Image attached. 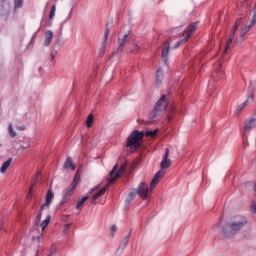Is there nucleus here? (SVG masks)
<instances>
[{"mask_svg":"<svg viewBox=\"0 0 256 256\" xmlns=\"http://www.w3.org/2000/svg\"><path fill=\"white\" fill-rule=\"evenodd\" d=\"M248 221L245 216L238 215L231 218L224 226L221 228V233L227 239L235 237V235L247 225Z\"/></svg>","mask_w":256,"mask_h":256,"instance_id":"f257e3e1","label":"nucleus"},{"mask_svg":"<svg viewBox=\"0 0 256 256\" xmlns=\"http://www.w3.org/2000/svg\"><path fill=\"white\" fill-rule=\"evenodd\" d=\"M158 132L159 129L149 130L146 132L134 130L126 140V147H130V149L137 151V149L141 148V145L143 143V137H155Z\"/></svg>","mask_w":256,"mask_h":256,"instance_id":"f03ea898","label":"nucleus"},{"mask_svg":"<svg viewBox=\"0 0 256 256\" xmlns=\"http://www.w3.org/2000/svg\"><path fill=\"white\" fill-rule=\"evenodd\" d=\"M121 159H124L123 164L121 165L120 169L117 171V168L119 167V164H116L113 169L110 171L109 176L111 177L108 180V185H111V183H115L116 180H118L123 173H125V169L127 168V159H125V156H120L118 158V162L121 161ZM117 171L116 175L115 172ZM115 175V177H113Z\"/></svg>","mask_w":256,"mask_h":256,"instance_id":"7ed1b4c3","label":"nucleus"},{"mask_svg":"<svg viewBox=\"0 0 256 256\" xmlns=\"http://www.w3.org/2000/svg\"><path fill=\"white\" fill-rule=\"evenodd\" d=\"M121 159H124L123 164L121 165L120 169L117 171V168L119 167V164H116L113 169L110 171L109 176L111 177L108 180V185H111V183H115L116 180H118L123 173H125V169L127 168V159H125V156H120L118 158V162L121 161ZM117 171L116 175L115 172ZM115 175V177H113Z\"/></svg>","mask_w":256,"mask_h":256,"instance_id":"20e7f679","label":"nucleus"},{"mask_svg":"<svg viewBox=\"0 0 256 256\" xmlns=\"http://www.w3.org/2000/svg\"><path fill=\"white\" fill-rule=\"evenodd\" d=\"M167 109V101H165V95H162V97L158 100L156 103V106L154 109L150 112L149 118L151 121H155L157 117L161 114V112L165 111Z\"/></svg>","mask_w":256,"mask_h":256,"instance_id":"39448f33","label":"nucleus"},{"mask_svg":"<svg viewBox=\"0 0 256 256\" xmlns=\"http://www.w3.org/2000/svg\"><path fill=\"white\" fill-rule=\"evenodd\" d=\"M197 25H199V22H194V23L190 24L183 31L182 37L178 41L176 47H181V45H185V43H187V41H189V38H191L193 33H195V31H197Z\"/></svg>","mask_w":256,"mask_h":256,"instance_id":"423d86ee","label":"nucleus"},{"mask_svg":"<svg viewBox=\"0 0 256 256\" xmlns=\"http://www.w3.org/2000/svg\"><path fill=\"white\" fill-rule=\"evenodd\" d=\"M131 35V30H121L120 34L118 36V47L115 52L112 53V55H115L117 53H121L123 49H125V45L129 44V36Z\"/></svg>","mask_w":256,"mask_h":256,"instance_id":"0eeeda50","label":"nucleus"},{"mask_svg":"<svg viewBox=\"0 0 256 256\" xmlns=\"http://www.w3.org/2000/svg\"><path fill=\"white\" fill-rule=\"evenodd\" d=\"M256 127V112L244 121V133L247 134Z\"/></svg>","mask_w":256,"mask_h":256,"instance_id":"6e6552de","label":"nucleus"},{"mask_svg":"<svg viewBox=\"0 0 256 256\" xmlns=\"http://www.w3.org/2000/svg\"><path fill=\"white\" fill-rule=\"evenodd\" d=\"M136 191L142 199H147V197H149V185L145 182L140 183Z\"/></svg>","mask_w":256,"mask_h":256,"instance_id":"1a4fd4ad","label":"nucleus"},{"mask_svg":"<svg viewBox=\"0 0 256 256\" xmlns=\"http://www.w3.org/2000/svg\"><path fill=\"white\" fill-rule=\"evenodd\" d=\"M163 177H165V170H160L154 175V177L151 181L150 191H153V189H155V187H157V185L159 184V181H161V179H163Z\"/></svg>","mask_w":256,"mask_h":256,"instance_id":"9d476101","label":"nucleus"},{"mask_svg":"<svg viewBox=\"0 0 256 256\" xmlns=\"http://www.w3.org/2000/svg\"><path fill=\"white\" fill-rule=\"evenodd\" d=\"M160 167L163 169H169L171 167V159H169V148H166L165 154L163 155Z\"/></svg>","mask_w":256,"mask_h":256,"instance_id":"9b49d317","label":"nucleus"},{"mask_svg":"<svg viewBox=\"0 0 256 256\" xmlns=\"http://www.w3.org/2000/svg\"><path fill=\"white\" fill-rule=\"evenodd\" d=\"M170 46L171 44L169 43V41L164 42L163 49H162V59L165 65H167Z\"/></svg>","mask_w":256,"mask_h":256,"instance_id":"f8f14e48","label":"nucleus"},{"mask_svg":"<svg viewBox=\"0 0 256 256\" xmlns=\"http://www.w3.org/2000/svg\"><path fill=\"white\" fill-rule=\"evenodd\" d=\"M111 32V28H109V24H106V29L104 33V41L102 43V48L100 50V56L103 57L105 55V43H107V39L109 37V33Z\"/></svg>","mask_w":256,"mask_h":256,"instance_id":"ddd939ff","label":"nucleus"},{"mask_svg":"<svg viewBox=\"0 0 256 256\" xmlns=\"http://www.w3.org/2000/svg\"><path fill=\"white\" fill-rule=\"evenodd\" d=\"M77 186L71 184L67 190L66 193L64 195V198L62 200V203H67V201H69V199H71V197L73 196V190L76 188Z\"/></svg>","mask_w":256,"mask_h":256,"instance_id":"4468645a","label":"nucleus"},{"mask_svg":"<svg viewBox=\"0 0 256 256\" xmlns=\"http://www.w3.org/2000/svg\"><path fill=\"white\" fill-rule=\"evenodd\" d=\"M55 197V194H53V191L48 190L46 194V201L44 204L41 205V211L45 209V207H49L51 205V200Z\"/></svg>","mask_w":256,"mask_h":256,"instance_id":"2eb2a0df","label":"nucleus"},{"mask_svg":"<svg viewBox=\"0 0 256 256\" xmlns=\"http://www.w3.org/2000/svg\"><path fill=\"white\" fill-rule=\"evenodd\" d=\"M131 237V231L122 239L121 244L118 248V251H121L123 253L125 251V247L129 245V239Z\"/></svg>","mask_w":256,"mask_h":256,"instance_id":"dca6fc26","label":"nucleus"},{"mask_svg":"<svg viewBox=\"0 0 256 256\" xmlns=\"http://www.w3.org/2000/svg\"><path fill=\"white\" fill-rule=\"evenodd\" d=\"M52 41H53V31L48 30L45 33L44 47H49Z\"/></svg>","mask_w":256,"mask_h":256,"instance_id":"f3484780","label":"nucleus"},{"mask_svg":"<svg viewBox=\"0 0 256 256\" xmlns=\"http://www.w3.org/2000/svg\"><path fill=\"white\" fill-rule=\"evenodd\" d=\"M253 101V93L250 94V96H248L247 100L240 104L237 108L238 113H241V111H243V109H245V107H247V105H249V103H251Z\"/></svg>","mask_w":256,"mask_h":256,"instance_id":"a211bd4d","label":"nucleus"},{"mask_svg":"<svg viewBox=\"0 0 256 256\" xmlns=\"http://www.w3.org/2000/svg\"><path fill=\"white\" fill-rule=\"evenodd\" d=\"M64 169H71L72 171H75V163H73V158L67 157L66 161L64 163Z\"/></svg>","mask_w":256,"mask_h":256,"instance_id":"6ab92c4d","label":"nucleus"},{"mask_svg":"<svg viewBox=\"0 0 256 256\" xmlns=\"http://www.w3.org/2000/svg\"><path fill=\"white\" fill-rule=\"evenodd\" d=\"M11 163H13V158H9L6 162H4L0 168V173H7V169L11 167Z\"/></svg>","mask_w":256,"mask_h":256,"instance_id":"aec40b11","label":"nucleus"},{"mask_svg":"<svg viewBox=\"0 0 256 256\" xmlns=\"http://www.w3.org/2000/svg\"><path fill=\"white\" fill-rule=\"evenodd\" d=\"M255 26V24H253V20L250 21V25L245 26L244 28H242L241 32H240V38L243 39V37H245V34L248 31H251V29H253V27Z\"/></svg>","mask_w":256,"mask_h":256,"instance_id":"412c9836","label":"nucleus"},{"mask_svg":"<svg viewBox=\"0 0 256 256\" xmlns=\"http://www.w3.org/2000/svg\"><path fill=\"white\" fill-rule=\"evenodd\" d=\"M241 19L242 18H237L234 28L230 34L231 39H235V33L237 32V29H239V25H241Z\"/></svg>","mask_w":256,"mask_h":256,"instance_id":"4be33fe9","label":"nucleus"},{"mask_svg":"<svg viewBox=\"0 0 256 256\" xmlns=\"http://www.w3.org/2000/svg\"><path fill=\"white\" fill-rule=\"evenodd\" d=\"M163 81V70L161 68H158L156 71V85H160Z\"/></svg>","mask_w":256,"mask_h":256,"instance_id":"5701e85b","label":"nucleus"},{"mask_svg":"<svg viewBox=\"0 0 256 256\" xmlns=\"http://www.w3.org/2000/svg\"><path fill=\"white\" fill-rule=\"evenodd\" d=\"M49 223H51V216L48 215L46 217V219L40 224V227L42 229V231H45V228L47 227V225H49Z\"/></svg>","mask_w":256,"mask_h":256,"instance_id":"b1692460","label":"nucleus"},{"mask_svg":"<svg viewBox=\"0 0 256 256\" xmlns=\"http://www.w3.org/2000/svg\"><path fill=\"white\" fill-rule=\"evenodd\" d=\"M80 179H81V176L79 175V170H77L71 184L77 187V184L79 183Z\"/></svg>","mask_w":256,"mask_h":256,"instance_id":"393cba45","label":"nucleus"},{"mask_svg":"<svg viewBox=\"0 0 256 256\" xmlns=\"http://www.w3.org/2000/svg\"><path fill=\"white\" fill-rule=\"evenodd\" d=\"M107 191V187L102 188L100 191H98L94 196H92L94 199H99L102 195H105V192Z\"/></svg>","mask_w":256,"mask_h":256,"instance_id":"a878e982","label":"nucleus"},{"mask_svg":"<svg viewBox=\"0 0 256 256\" xmlns=\"http://www.w3.org/2000/svg\"><path fill=\"white\" fill-rule=\"evenodd\" d=\"M8 133L10 135V137H17V132H15V130H13V124H9L8 125Z\"/></svg>","mask_w":256,"mask_h":256,"instance_id":"bb28decb","label":"nucleus"},{"mask_svg":"<svg viewBox=\"0 0 256 256\" xmlns=\"http://www.w3.org/2000/svg\"><path fill=\"white\" fill-rule=\"evenodd\" d=\"M87 199H89V196H84L76 205V209H82L83 204L85 203V201H87Z\"/></svg>","mask_w":256,"mask_h":256,"instance_id":"cd10ccee","label":"nucleus"},{"mask_svg":"<svg viewBox=\"0 0 256 256\" xmlns=\"http://www.w3.org/2000/svg\"><path fill=\"white\" fill-rule=\"evenodd\" d=\"M86 125L88 128L93 127V114H90L86 119Z\"/></svg>","mask_w":256,"mask_h":256,"instance_id":"c85d7f7f","label":"nucleus"},{"mask_svg":"<svg viewBox=\"0 0 256 256\" xmlns=\"http://www.w3.org/2000/svg\"><path fill=\"white\" fill-rule=\"evenodd\" d=\"M14 7L15 9H21L23 7V0H15Z\"/></svg>","mask_w":256,"mask_h":256,"instance_id":"c756f323","label":"nucleus"},{"mask_svg":"<svg viewBox=\"0 0 256 256\" xmlns=\"http://www.w3.org/2000/svg\"><path fill=\"white\" fill-rule=\"evenodd\" d=\"M231 43H233V39H231V37H230L226 43L224 53H227V50L229 49V47H231Z\"/></svg>","mask_w":256,"mask_h":256,"instance_id":"7c9ffc66","label":"nucleus"},{"mask_svg":"<svg viewBox=\"0 0 256 256\" xmlns=\"http://www.w3.org/2000/svg\"><path fill=\"white\" fill-rule=\"evenodd\" d=\"M42 211L43 210H41V207H40V211L38 212V214L36 216V223H40L41 222V217L43 215Z\"/></svg>","mask_w":256,"mask_h":256,"instance_id":"2f4dec72","label":"nucleus"},{"mask_svg":"<svg viewBox=\"0 0 256 256\" xmlns=\"http://www.w3.org/2000/svg\"><path fill=\"white\" fill-rule=\"evenodd\" d=\"M243 7L244 9H248V7H251V2H249V0H245L243 3Z\"/></svg>","mask_w":256,"mask_h":256,"instance_id":"473e14b6","label":"nucleus"},{"mask_svg":"<svg viewBox=\"0 0 256 256\" xmlns=\"http://www.w3.org/2000/svg\"><path fill=\"white\" fill-rule=\"evenodd\" d=\"M135 195H137V190H133L132 192H130L128 197H130L131 199H135Z\"/></svg>","mask_w":256,"mask_h":256,"instance_id":"72a5a7b5","label":"nucleus"},{"mask_svg":"<svg viewBox=\"0 0 256 256\" xmlns=\"http://www.w3.org/2000/svg\"><path fill=\"white\" fill-rule=\"evenodd\" d=\"M54 17H55V12L54 11H50L49 20L53 21Z\"/></svg>","mask_w":256,"mask_h":256,"instance_id":"f704fd0d","label":"nucleus"},{"mask_svg":"<svg viewBox=\"0 0 256 256\" xmlns=\"http://www.w3.org/2000/svg\"><path fill=\"white\" fill-rule=\"evenodd\" d=\"M251 213H256V204H252L250 207Z\"/></svg>","mask_w":256,"mask_h":256,"instance_id":"c9c22d12","label":"nucleus"},{"mask_svg":"<svg viewBox=\"0 0 256 256\" xmlns=\"http://www.w3.org/2000/svg\"><path fill=\"white\" fill-rule=\"evenodd\" d=\"M69 229H71V224H65L64 232L67 233V231H69Z\"/></svg>","mask_w":256,"mask_h":256,"instance_id":"e433bc0d","label":"nucleus"},{"mask_svg":"<svg viewBox=\"0 0 256 256\" xmlns=\"http://www.w3.org/2000/svg\"><path fill=\"white\" fill-rule=\"evenodd\" d=\"M249 88H250V91H255V83L251 82Z\"/></svg>","mask_w":256,"mask_h":256,"instance_id":"4c0bfd02","label":"nucleus"},{"mask_svg":"<svg viewBox=\"0 0 256 256\" xmlns=\"http://www.w3.org/2000/svg\"><path fill=\"white\" fill-rule=\"evenodd\" d=\"M39 177H41V172H38L34 177V183H37V179H39Z\"/></svg>","mask_w":256,"mask_h":256,"instance_id":"58836bf2","label":"nucleus"},{"mask_svg":"<svg viewBox=\"0 0 256 256\" xmlns=\"http://www.w3.org/2000/svg\"><path fill=\"white\" fill-rule=\"evenodd\" d=\"M18 131H25V125H22L20 127H16Z\"/></svg>","mask_w":256,"mask_h":256,"instance_id":"ea45409f","label":"nucleus"},{"mask_svg":"<svg viewBox=\"0 0 256 256\" xmlns=\"http://www.w3.org/2000/svg\"><path fill=\"white\" fill-rule=\"evenodd\" d=\"M111 231H112V233H115L117 231V226L112 225L111 226Z\"/></svg>","mask_w":256,"mask_h":256,"instance_id":"a19ab883","label":"nucleus"},{"mask_svg":"<svg viewBox=\"0 0 256 256\" xmlns=\"http://www.w3.org/2000/svg\"><path fill=\"white\" fill-rule=\"evenodd\" d=\"M131 201H133V198H131V197L128 196V199H126L127 205H129V203H131Z\"/></svg>","mask_w":256,"mask_h":256,"instance_id":"79ce46f5","label":"nucleus"},{"mask_svg":"<svg viewBox=\"0 0 256 256\" xmlns=\"http://www.w3.org/2000/svg\"><path fill=\"white\" fill-rule=\"evenodd\" d=\"M72 13H73V10L70 11V13H69V15H68V17H67V21H69V19H71Z\"/></svg>","mask_w":256,"mask_h":256,"instance_id":"37998d69","label":"nucleus"},{"mask_svg":"<svg viewBox=\"0 0 256 256\" xmlns=\"http://www.w3.org/2000/svg\"><path fill=\"white\" fill-rule=\"evenodd\" d=\"M98 189H99V187L92 188L90 191V195H91V193H93V191H97Z\"/></svg>","mask_w":256,"mask_h":256,"instance_id":"c03bdc74","label":"nucleus"},{"mask_svg":"<svg viewBox=\"0 0 256 256\" xmlns=\"http://www.w3.org/2000/svg\"><path fill=\"white\" fill-rule=\"evenodd\" d=\"M91 203H92V205H95L97 203V199L92 197V202Z\"/></svg>","mask_w":256,"mask_h":256,"instance_id":"a18cd8bd","label":"nucleus"},{"mask_svg":"<svg viewBox=\"0 0 256 256\" xmlns=\"http://www.w3.org/2000/svg\"><path fill=\"white\" fill-rule=\"evenodd\" d=\"M28 147H30L29 144L27 146H20V149H28Z\"/></svg>","mask_w":256,"mask_h":256,"instance_id":"49530a36","label":"nucleus"},{"mask_svg":"<svg viewBox=\"0 0 256 256\" xmlns=\"http://www.w3.org/2000/svg\"><path fill=\"white\" fill-rule=\"evenodd\" d=\"M50 11H53V12L55 13V11H56V6L53 5Z\"/></svg>","mask_w":256,"mask_h":256,"instance_id":"de8ad7c7","label":"nucleus"},{"mask_svg":"<svg viewBox=\"0 0 256 256\" xmlns=\"http://www.w3.org/2000/svg\"><path fill=\"white\" fill-rule=\"evenodd\" d=\"M53 25V22H49L48 24H47V27H51Z\"/></svg>","mask_w":256,"mask_h":256,"instance_id":"09e8293b","label":"nucleus"},{"mask_svg":"<svg viewBox=\"0 0 256 256\" xmlns=\"http://www.w3.org/2000/svg\"><path fill=\"white\" fill-rule=\"evenodd\" d=\"M78 171H79V173H80L81 171H83V166H81V167L78 169Z\"/></svg>","mask_w":256,"mask_h":256,"instance_id":"8fccbe9b","label":"nucleus"},{"mask_svg":"<svg viewBox=\"0 0 256 256\" xmlns=\"http://www.w3.org/2000/svg\"><path fill=\"white\" fill-rule=\"evenodd\" d=\"M51 59H55V54H51Z\"/></svg>","mask_w":256,"mask_h":256,"instance_id":"3c124183","label":"nucleus"},{"mask_svg":"<svg viewBox=\"0 0 256 256\" xmlns=\"http://www.w3.org/2000/svg\"><path fill=\"white\" fill-rule=\"evenodd\" d=\"M54 253H55V251H54V252H51V253L48 254L47 256H53Z\"/></svg>","mask_w":256,"mask_h":256,"instance_id":"603ef678","label":"nucleus"},{"mask_svg":"<svg viewBox=\"0 0 256 256\" xmlns=\"http://www.w3.org/2000/svg\"><path fill=\"white\" fill-rule=\"evenodd\" d=\"M217 73H222L221 69L217 70Z\"/></svg>","mask_w":256,"mask_h":256,"instance_id":"864d4df0","label":"nucleus"},{"mask_svg":"<svg viewBox=\"0 0 256 256\" xmlns=\"http://www.w3.org/2000/svg\"><path fill=\"white\" fill-rule=\"evenodd\" d=\"M168 121H171V116H168Z\"/></svg>","mask_w":256,"mask_h":256,"instance_id":"5fc2aeb1","label":"nucleus"},{"mask_svg":"<svg viewBox=\"0 0 256 256\" xmlns=\"http://www.w3.org/2000/svg\"><path fill=\"white\" fill-rule=\"evenodd\" d=\"M36 256H39V251L36 252Z\"/></svg>","mask_w":256,"mask_h":256,"instance_id":"6e6d98bb","label":"nucleus"},{"mask_svg":"<svg viewBox=\"0 0 256 256\" xmlns=\"http://www.w3.org/2000/svg\"><path fill=\"white\" fill-rule=\"evenodd\" d=\"M218 65H219V67H221V63H219Z\"/></svg>","mask_w":256,"mask_h":256,"instance_id":"4d7b16f0","label":"nucleus"}]
</instances>
